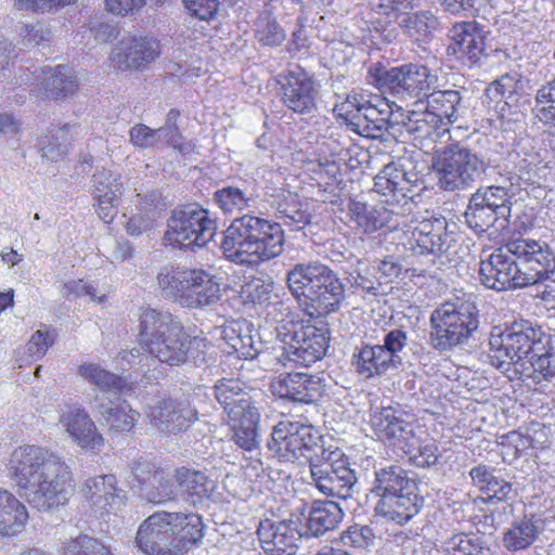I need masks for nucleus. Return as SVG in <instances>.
<instances>
[{
  "mask_svg": "<svg viewBox=\"0 0 555 555\" xmlns=\"http://www.w3.org/2000/svg\"><path fill=\"white\" fill-rule=\"evenodd\" d=\"M178 519L173 521V552L175 554L188 552L193 545L197 544L203 538L202 519L196 514L171 513Z\"/></svg>",
  "mask_w": 555,
  "mask_h": 555,
  "instance_id": "nucleus-36",
  "label": "nucleus"
},
{
  "mask_svg": "<svg viewBox=\"0 0 555 555\" xmlns=\"http://www.w3.org/2000/svg\"><path fill=\"white\" fill-rule=\"evenodd\" d=\"M64 555H113L100 540L87 534H79L64 543Z\"/></svg>",
  "mask_w": 555,
  "mask_h": 555,
  "instance_id": "nucleus-51",
  "label": "nucleus"
},
{
  "mask_svg": "<svg viewBox=\"0 0 555 555\" xmlns=\"http://www.w3.org/2000/svg\"><path fill=\"white\" fill-rule=\"evenodd\" d=\"M78 374L103 391L100 398L102 403L98 411L102 416H128V413L132 411L126 400L117 397L113 401L106 397V392L125 395L130 390L125 379L94 363L81 364L78 369Z\"/></svg>",
  "mask_w": 555,
  "mask_h": 555,
  "instance_id": "nucleus-15",
  "label": "nucleus"
},
{
  "mask_svg": "<svg viewBox=\"0 0 555 555\" xmlns=\"http://www.w3.org/2000/svg\"><path fill=\"white\" fill-rule=\"evenodd\" d=\"M256 38L262 46L278 47L286 38L285 30L268 12L259 15L256 21Z\"/></svg>",
  "mask_w": 555,
  "mask_h": 555,
  "instance_id": "nucleus-50",
  "label": "nucleus"
},
{
  "mask_svg": "<svg viewBox=\"0 0 555 555\" xmlns=\"http://www.w3.org/2000/svg\"><path fill=\"white\" fill-rule=\"evenodd\" d=\"M8 476L18 495L38 511L66 504L74 492V477L64 459L34 444L12 451Z\"/></svg>",
  "mask_w": 555,
  "mask_h": 555,
  "instance_id": "nucleus-2",
  "label": "nucleus"
},
{
  "mask_svg": "<svg viewBox=\"0 0 555 555\" xmlns=\"http://www.w3.org/2000/svg\"><path fill=\"white\" fill-rule=\"evenodd\" d=\"M145 499L151 503H164L177 496L175 485L163 472H155L154 480L143 488Z\"/></svg>",
  "mask_w": 555,
  "mask_h": 555,
  "instance_id": "nucleus-52",
  "label": "nucleus"
},
{
  "mask_svg": "<svg viewBox=\"0 0 555 555\" xmlns=\"http://www.w3.org/2000/svg\"><path fill=\"white\" fill-rule=\"evenodd\" d=\"M375 271L376 268L370 267L363 260H359L356 267L348 272L347 280L351 286L375 295L378 287L383 285L380 278L375 276Z\"/></svg>",
  "mask_w": 555,
  "mask_h": 555,
  "instance_id": "nucleus-53",
  "label": "nucleus"
},
{
  "mask_svg": "<svg viewBox=\"0 0 555 555\" xmlns=\"http://www.w3.org/2000/svg\"><path fill=\"white\" fill-rule=\"evenodd\" d=\"M544 350L542 332L529 321L514 322L504 330L494 328L489 337V362L508 379L525 373L532 353Z\"/></svg>",
  "mask_w": 555,
  "mask_h": 555,
  "instance_id": "nucleus-7",
  "label": "nucleus"
},
{
  "mask_svg": "<svg viewBox=\"0 0 555 555\" xmlns=\"http://www.w3.org/2000/svg\"><path fill=\"white\" fill-rule=\"evenodd\" d=\"M215 396L228 416H255L260 412L237 379H222L215 385Z\"/></svg>",
  "mask_w": 555,
  "mask_h": 555,
  "instance_id": "nucleus-25",
  "label": "nucleus"
},
{
  "mask_svg": "<svg viewBox=\"0 0 555 555\" xmlns=\"http://www.w3.org/2000/svg\"><path fill=\"white\" fill-rule=\"evenodd\" d=\"M344 517L343 508L334 501L312 503L306 520V534L320 537L334 530Z\"/></svg>",
  "mask_w": 555,
  "mask_h": 555,
  "instance_id": "nucleus-32",
  "label": "nucleus"
},
{
  "mask_svg": "<svg viewBox=\"0 0 555 555\" xmlns=\"http://www.w3.org/2000/svg\"><path fill=\"white\" fill-rule=\"evenodd\" d=\"M375 533L373 529L364 525H353L346 529L340 541L345 546L354 550H366L374 544Z\"/></svg>",
  "mask_w": 555,
  "mask_h": 555,
  "instance_id": "nucleus-56",
  "label": "nucleus"
},
{
  "mask_svg": "<svg viewBox=\"0 0 555 555\" xmlns=\"http://www.w3.org/2000/svg\"><path fill=\"white\" fill-rule=\"evenodd\" d=\"M221 298L219 279L203 269H191L181 306L185 308H206L215 306Z\"/></svg>",
  "mask_w": 555,
  "mask_h": 555,
  "instance_id": "nucleus-22",
  "label": "nucleus"
},
{
  "mask_svg": "<svg viewBox=\"0 0 555 555\" xmlns=\"http://www.w3.org/2000/svg\"><path fill=\"white\" fill-rule=\"evenodd\" d=\"M73 440L82 449L96 451L104 444V438L99 433L92 418H69L65 425Z\"/></svg>",
  "mask_w": 555,
  "mask_h": 555,
  "instance_id": "nucleus-40",
  "label": "nucleus"
},
{
  "mask_svg": "<svg viewBox=\"0 0 555 555\" xmlns=\"http://www.w3.org/2000/svg\"><path fill=\"white\" fill-rule=\"evenodd\" d=\"M177 516L169 512H156L140 526L135 535L138 548L147 555H175L172 526Z\"/></svg>",
  "mask_w": 555,
  "mask_h": 555,
  "instance_id": "nucleus-16",
  "label": "nucleus"
},
{
  "mask_svg": "<svg viewBox=\"0 0 555 555\" xmlns=\"http://www.w3.org/2000/svg\"><path fill=\"white\" fill-rule=\"evenodd\" d=\"M160 54L159 41L149 36L122 37L112 49L109 61L115 69L141 70Z\"/></svg>",
  "mask_w": 555,
  "mask_h": 555,
  "instance_id": "nucleus-14",
  "label": "nucleus"
},
{
  "mask_svg": "<svg viewBox=\"0 0 555 555\" xmlns=\"http://www.w3.org/2000/svg\"><path fill=\"white\" fill-rule=\"evenodd\" d=\"M21 43L25 48L36 47L51 39V30L40 24H22L18 28Z\"/></svg>",
  "mask_w": 555,
  "mask_h": 555,
  "instance_id": "nucleus-59",
  "label": "nucleus"
},
{
  "mask_svg": "<svg viewBox=\"0 0 555 555\" xmlns=\"http://www.w3.org/2000/svg\"><path fill=\"white\" fill-rule=\"evenodd\" d=\"M477 202L469 197L464 212L465 221L470 229L476 232H485L491 227L502 230L508 225L509 217H502L498 210Z\"/></svg>",
  "mask_w": 555,
  "mask_h": 555,
  "instance_id": "nucleus-38",
  "label": "nucleus"
},
{
  "mask_svg": "<svg viewBox=\"0 0 555 555\" xmlns=\"http://www.w3.org/2000/svg\"><path fill=\"white\" fill-rule=\"evenodd\" d=\"M528 363L534 374H539L545 379L555 376V353L545 351V349L537 351V354L530 356Z\"/></svg>",
  "mask_w": 555,
  "mask_h": 555,
  "instance_id": "nucleus-61",
  "label": "nucleus"
},
{
  "mask_svg": "<svg viewBox=\"0 0 555 555\" xmlns=\"http://www.w3.org/2000/svg\"><path fill=\"white\" fill-rule=\"evenodd\" d=\"M411 478L408 473L400 466L391 465L382 468L375 473V483L373 492L379 498L385 493H391V490H396V487L400 485L411 486L409 483Z\"/></svg>",
  "mask_w": 555,
  "mask_h": 555,
  "instance_id": "nucleus-49",
  "label": "nucleus"
},
{
  "mask_svg": "<svg viewBox=\"0 0 555 555\" xmlns=\"http://www.w3.org/2000/svg\"><path fill=\"white\" fill-rule=\"evenodd\" d=\"M191 15L202 21H209L218 12L219 0H183Z\"/></svg>",
  "mask_w": 555,
  "mask_h": 555,
  "instance_id": "nucleus-62",
  "label": "nucleus"
},
{
  "mask_svg": "<svg viewBox=\"0 0 555 555\" xmlns=\"http://www.w3.org/2000/svg\"><path fill=\"white\" fill-rule=\"evenodd\" d=\"M232 440L241 449L255 450L259 446V430L255 418H231Z\"/></svg>",
  "mask_w": 555,
  "mask_h": 555,
  "instance_id": "nucleus-48",
  "label": "nucleus"
},
{
  "mask_svg": "<svg viewBox=\"0 0 555 555\" xmlns=\"http://www.w3.org/2000/svg\"><path fill=\"white\" fill-rule=\"evenodd\" d=\"M367 100L360 94H348L341 102L336 103L334 113L352 126H357L358 116H361Z\"/></svg>",
  "mask_w": 555,
  "mask_h": 555,
  "instance_id": "nucleus-57",
  "label": "nucleus"
},
{
  "mask_svg": "<svg viewBox=\"0 0 555 555\" xmlns=\"http://www.w3.org/2000/svg\"><path fill=\"white\" fill-rule=\"evenodd\" d=\"M543 530V519L538 516L515 520L503 533V546L509 552L528 548Z\"/></svg>",
  "mask_w": 555,
  "mask_h": 555,
  "instance_id": "nucleus-33",
  "label": "nucleus"
},
{
  "mask_svg": "<svg viewBox=\"0 0 555 555\" xmlns=\"http://www.w3.org/2000/svg\"><path fill=\"white\" fill-rule=\"evenodd\" d=\"M283 202L276 206L279 218L293 230H300L310 222V215L298 207L297 195L293 193L283 194Z\"/></svg>",
  "mask_w": 555,
  "mask_h": 555,
  "instance_id": "nucleus-47",
  "label": "nucleus"
},
{
  "mask_svg": "<svg viewBox=\"0 0 555 555\" xmlns=\"http://www.w3.org/2000/svg\"><path fill=\"white\" fill-rule=\"evenodd\" d=\"M388 356L396 361L398 367L401 366L403 358L401 356L403 349L408 346V335L401 328H392L386 332L383 345H380Z\"/></svg>",
  "mask_w": 555,
  "mask_h": 555,
  "instance_id": "nucleus-58",
  "label": "nucleus"
},
{
  "mask_svg": "<svg viewBox=\"0 0 555 555\" xmlns=\"http://www.w3.org/2000/svg\"><path fill=\"white\" fill-rule=\"evenodd\" d=\"M27 520L26 506L9 490L0 488V534L15 535Z\"/></svg>",
  "mask_w": 555,
  "mask_h": 555,
  "instance_id": "nucleus-35",
  "label": "nucleus"
},
{
  "mask_svg": "<svg viewBox=\"0 0 555 555\" xmlns=\"http://www.w3.org/2000/svg\"><path fill=\"white\" fill-rule=\"evenodd\" d=\"M374 77L379 89L404 101L414 100L415 103L423 102L430 91L439 87L437 75L420 64L376 68Z\"/></svg>",
  "mask_w": 555,
  "mask_h": 555,
  "instance_id": "nucleus-12",
  "label": "nucleus"
},
{
  "mask_svg": "<svg viewBox=\"0 0 555 555\" xmlns=\"http://www.w3.org/2000/svg\"><path fill=\"white\" fill-rule=\"evenodd\" d=\"M261 547L268 555H295L301 533L296 520L260 522L257 530Z\"/></svg>",
  "mask_w": 555,
  "mask_h": 555,
  "instance_id": "nucleus-19",
  "label": "nucleus"
},
{
  "mask_svg": "<svg viewBox=\"0 0 555 555\" xmlns=\"http://www.w3.org/2000/svg\"><path fill=\"white\" fill-rule=\"evenodd\" d=\"M427 111L438 119L440 125L456 122L466 111L463 98L459 90L434 89L425 99Z\"/></svg>",
  "mask_w": 555,
  "mask_h": 555,
  "instance_id": "nucleus-27",
  "label": "nucleus"
},
{
  "mask_svg": "<svg viewBox=\"0 0 555 555\" xmlns=\"http://www.w3.org/2000/svg\"><path fill=\"white\" fill-rule=\"evenodd\" d=\"M361 429L365 436L388 442L402 451L416 436V429L423 433L420 427L403 418H363Z\"/></svg>",
  "mask_w": 555,
  "mask_h": 555,
  "instance_id": "nucleus-21",
  "label": "nucleus"
},
{
  "mask_svg": "<svg viewBox=\"0 0 555 555\" xmlns=\"http://www.w3.org/2000/svg\"><path fill=\"white\" fill-rule=\"evenodd\" d=\"M102 255L111 262H124L132 256V246L126 240L106 237L101 247Z\"/></svg>",
  "mask_w": 555,
  "mask_h": 555,
  "instance_id": "nucleus-60",
  "label": "nucleus"
},
{
  "mask_svg": "<svg viewBox=\"0 0 555 555\" xmlns=\"http://www.w3.org/2000/svg\"><path fill=\"white\" fill-rule=\"evenodd\" d=\"M455 236L444 218L425 219L412 230L405 247L415 255H442L455 243Z\"/></svg>",
  "mask_w": 555,
  "mask_h": 555,
  "instance_id": "nucleus-18",
  "label": "nucleus"
},
{
  "mask_svg": "<svg viewBox=\"0 0 555 555\" xmlns=\"http://www.w3.org/2000/svg\"><path fill=\"white\" fill-rule=\"evenodd\" d=\"M437 184L443 191L472 189L487 176L489 163L461 142L437 150L433 157Z\"/></svg>",
  "mask_w": 555,
  "mask_h": 555,
  "instance_id": "nucleus-8",
  "label": "nucleus"
},
{
  "mask_svg": "<svg viewBox=\"0 0 555 555\" xmlns=\"http://www.w3.org/2000/svg\"><path fill=\"white\" fill-rule=\"evenodd\" d=\"M430 345L440 351L464 344L478 328V310L474 302L456 299L437 307L430 315Z\"/></svg>",
  "mask_w": 555,
  "mask_h": 555,
  "instance_id": "nucleus-9",
  "label": "nucleus"
},
{
  "mask_svg": "<svg viewBox=\"0 0 555 555\" xmlns=\"http://www.w3.org/2000/svg\"><path fill=\"white\" fill-rule=\"evenodd\" d=\"M524 88L520 75L517 73H507L489 85L486 90L487 96L492 100H509Z\"/></svg>",
  "mask_w": 555,
  "mask_h": 555,
  "instance_id": "nucleus-54",
  "label": "nucleus"
},
{
  "mask_svg": "<svg viewBox=\"0 0 555 555\" xmlns=\"http://www.w3.org/2000/svg\"><path fill=\"white\" fill-rule=\"evenodd\" d=\"M272 393L293 402L311 403L319 395L318 382L306 373L282 374L271 382Z\"/></svg>",
  "mask_w": 555,
  "mask_h": 555,
  "instance_id": "nucleus-24",
  "label": "nucleus"
},
{
  "mask_svg": "<svg viewBox=\"0 0 555 555\" xmlns=\"http://www.w3.org/2000/svg\"><path fill=\"white\" fill-rule=\"evenodd\" d=\"M374 101L367 100L361 116H358L356 130L363 137L387 141L385 129L388 118L392 117L393 113L383 99L375 98Z\"/></svg>",
  "mask_w": 555,
  "mask_h": 555,
  "instance_id": "nucleus-29",
  "label": "nucleus"
},
{
  "mask_svg": "<svg viewBox=\"0 0 555 555\" xmlns=\"http://www.w3.org/2000/svg\"><path fill=\"white\" fill-rule=\"evenodd\" d=\"M438 119H435L427 108L423 112L411 111L403 117V128L414 140H422L430 137L438 127Z\"/></svg>",
  "mask_w": 555,
  "mask_h": 555,
  "instance_id": "nucleus-45",
  "label": "nucleus"
},
{
  "mask_svg": "<svg viewBox=\"0 0 555 555\" xmlns=\"http://www.w3.org/2000/svg\"><path fill=\"white\" fill-rule=\"evenodd\" d=\"M276 332L284 344L282 357L296 365L310 366L321 360L328 348L330 330L323 321L318 325L289 321L281 323Z\"/></svg>",
  "mask_w": 555,
  "mask_h": 555,
  "instance_id": "nucleus-10",
  "label": "nucleus"
},
{
  "mask_svg": "<svg viewBox=\"0 0 555 555\" xmlns=\"http://www.w3.org/2000/svg\"><path fill=\"white\" fill-rule=\"evenodd\" d=\"M555 271V253L545 242L516 238L492 251L479 263V281L503 292L543 283Z\"/></svg>",
  "mask_w": 555,
  "mask_h": 555,
  "instance_id": "nucleus-3",
  "label": "nucleus"
},
{
  "mask_svg": "<svg viewBox=\"0 0 555 555\" xmlns=\"http://www.w3.org/2000/svg\"><path fill=\"white\" fill-rule=\"evenodd\" d=\"M452 42L448 52L457 59L475 64L485 51V35L475 22L455 24L450 30Z\"/></svg>",
  "mask_w": 555,
  "mask_h": 555,
  "instance_id": "nucleus-23",
  "label": "nucleus"
},
{
  "mask_svg": "<svg viewBox=\"0 0 555 555\" xmlns=\"http://www.w3.org/2000/svg\"><path fill=\"white\" fill-rule=\"evenodd\" d=\"M73 140L72 127L65 125L41 141V156L50 162L63 159L68 153Z\"/></svg>",
  "mask_w": 555,
  "mask_h": 555,
  "instance_id": "nucleus-43",
  "label": "nucleus"
},
{
  "mask_svg": "<svg viewBox=\"0 0 555 555\" xmlns=\"http://www.w3.org/2000/svg\"><path fill=\"white\" fill-rule=\"evenodd\" d=\"M214 199L224 214H238L249 207L251 194L238 186L228 185L217 190Z\"/></svg>",
  "mask_w": 555,
  "mask_h": 555,
  "instance_id": "nucleus-42",
  "label": "nucleus"
},
{
  "mask_svg": "<svg viewBox=\"0 0 555 555\" xmlns=\"http://www.w3.org/2000/svg\"><path fill=\"white\" fill-rule=\"evenodd\" d=\"M444 545L457 555H482L485 551L482 538L476 533L453 534Z\"/></svg>",
  "mask_w": 555,
  "mask_h": 555,
  "instance_id": "nucleus-55",
  "label": "nucleus"
},
{
  "mask_svg": "<svg viewBox=\"0 0 555 555\" xmlns=\"http://www.w3.org/2000/svg\"><path fill=\"white\" fill-rule=\"evenodd\" d=\"M280 223L251 215L236 218L223 232V255L237 264H256L280 256L284 249Z\"/></svg>",
  "mask_w": 555,
  "mask_h": 555,
  "instance_id": "nucleus-5",
  "label": "nucleus"
},
{
  "mask_svg": "<svg viewBox=\"0 0 555 555\" xmlns=\"http://www.w3.org/2000/svg\"><path fill=\"white\" fill-rule=\"evenodd\" d=\"M81 493L94 513L103 515L119 509L125 504V493L116 486L114 475L88 478Z\"/></svg>",
  "mask_w": 555,
  "mask_h": 555,
  "instance_id": "nucleus-20",
  "label": "nucleus"
},
{
  "mask_svg": "<svg viewBox=\"0 0 555 555\" xmlns=\"http://www.w3.org/2000/svg\"><path fill=\"white\" fill-rule=\"evenodd\" d=\"M409 462L422 468L436 466L439 461L438 446L433 440L422 441L416 435L403 450Z\"/></svg>",
  "mask_w": 555,
  "mask_h": 555,
  "instance_id": "nucleus-41",
  "label": "nucleus"
},
{
  "mask_svg": "<svg viewBox=\"0 0 555 555\" xmlns=\"http://www.w3.org/2000/svg\"><path fill=\"white\" fill-rule=\"evenodd\" d=\"M501 176V182L492 185H480L472 195L473 199L498 210L502 217L511 216V198L514 195L513 188L519 186L520 178L508 172Z\"/></svg>",
  "mask_w": 555,
  "mask_h": 555,
  "instance_id": "nucleus-26",
  "label": "nucleus"
},
{
  "mask_svg": "<svg viewBox=\"0 0 555 555\" xmlns=\"http://www.w3.org/2000/svg\"><path fill=\"white\" fill-rule=\"evenodd\" d=\"M423 175L415 170L411 160L396 166L388 164L375 177L373 190L384 196L383 202L388 206L404 205L417 193L415 189L423 190Z\"/></svg>",
  "mask_w": 555,
  "mask_h": 555,
  "instance_id": "nucleus-13",
  "label": "nucleus"
},
{
  "mask_svg": "<svg viewBox=\"0 0 555 555\" xmlns=\"http://www.w3.org/2000/svg\"><path fill=\"white\" fill-rule=\"evenodd\" d=\"M78 83L69 68L57 66L44 80V90L47 96L55 99L66 96L76 91Z\"/></svg>",
  "mask_w": 555,
  "mask_h": 555,
  "instance_id": "nucleus-46",
  "label": "nucleus"
},
{
  "mask_svg": "<svg viewBox=\"0 0 555 555\" xmlns=\"http://www.w3.org/2000/svg\"><path fill=\"white\" fill-rule=\"evenodd\" d=\"M347 215L353 228L362 234L374 233L390 221L389 209L370 206L354 198L348 202Z\"/></svg>",
  "mask_w": 555,
  "mask_h": 555,
  "instance_id": "nucleus-31",
  "label": "nucleus"
},
{
  "mask_svg": "<svg viewBox=\"0 0 555 555\" xmlns=\"http://www.w3.org/2000/svg\"><path fill=\"white\" fill-rule=\"evenodd\" d=\"M156 214L141 211L129 218L126 224L127 233L131 236H140L153 230Z\"/></svg>",
  "mask_w": 555,
  "mask_h": 555,
  "instance_id": "nucleus-63",
  "label": "nucleus"
},
{
  "mask_svg": "<svg viewBox=\"0 0 555 555\" xmlns=\"http://www.w3.org/2000/svg\"><path fill=\"white\" fill-rule=\"evenodd\" d=\"M191 269L176 266H164L159 269L156 281L160 295L181 306Z\"/></svg>",
  "mask_w": 555,
  "mask_h": 555,
  "instance_id": "nucleus-37",
  "label": "nucleus"
},
{
  "mask_svg": "<svg viewBox=\"0 0 555 555\" xmlns=\"http://www.w3.org/2000/svg\"><path fill=\"white\" fill-rule=\"evenodd\" d=\"M139 341L154 358L169 365L206 362L207 339L190 335L168 311L145 309L139 317Z\"/></svg>",
  "mask_w": 555,
  "mask_h": 555,
  "instance_id": "nucleus-4",
  "label": "nucleus"
},
{
  "mask_svg": "<svg viewBox=\"0 0 555 555\" xmlns=\"http://www.w3.org/2000/svg\"><path fill=\"white\" fill-rule=\"evenodd\" d=\"M398 26L414 42H427L439 27L438 17L429 10L399 14Z\"/></svg>",
  "mask_w": 555,
  "mask_h": 555,
  "instance_id": "nucleus-34",
  "label": "nucleus"
},
{
  "mask_svg": "<svg viewBox=\"0 0 555 555\" xmlns=\"http://www.w3.org/2000/svg\"><path fill=\"white\" fill-rule=\"evenodd\" d=\"M125 191L120 176L107 169L98 170L92 177V195L98 198H119Z\"/></svg>",
  "mask_w": 555,
  "mask_h": 555,
  "instance_id": "nucleus-44",
  "label": "nucleus"
},
{
  "mask_svg": "<svg viewBox=\"0 0 555 555\" xmlns=\"http://www.w3.org/2000/svg\"><path fill=\"white\" fill-rule=\"evenodd\" d=\"M130 142L139 149H149L158 142L156 129L144 124L134 125L129 131Z\"/></svg>",
  "mask_w": 555,
  "mask_h": 555,
  "instance_id": "nucleus-64",
  "label": "nucleus"
},
{
  "mask_svg": "<svg viewBox=\"0 0 555 555\" xmlns=\"http://www.w3.org/2000/svg\"><path fill=\"white\" fill-rule=\"evenodd\" d=\"M353 358L356 371L365 378L399 369L396 365L397 360L390 358L380 345L363 344L356 349Z\"/></svg>",
  "mask_w": 555,
  "mask_h": 555,
  "instance_id": "nucleus-30",
  "label": "nucleus"
},
{
  "mask_svg": "<svg viewBox=\"0 0 555 555\" xmlns=\"http://www.w3.org/2000/svg\"><path fill=\"white\" fill-rule=\"evenodd\" d=\"M268 447L282 461L307 460L312 482L323 494L343 500L352 495L357 477L348 457L337 447H324L323 437L314 426L281 421L273 427Z\"/></svg>",
  "mask_w": 555,
  "mask_h": 555,
  "instance_id": "nucleus-1",
  "label": "nucleus"
},
{
  "mask_svg": "<svg viewBox=\"0 0 555 555\" xmlns=\"http://www.w3.org/2000/svg\"><path fill=\"white\" fill-rule=\"evenodd\" d=\"M176 480L181 495L190 498L193 504L208 496L214 489V482L204 473L186 467L177 469Z\"/></svg>",
  "mask_w": 555,
  "mask_h": 555,
  "instance_id": "nucleus-39",
  "label": "nucleus"
},
{
  "mask_svg": "<svg viewBox=\"0 0 555 555\" xmlns=\"http://www.w3.org/2000/svg\"><path fill=\"white\" fill-rule=\"evenodd\" d=\"M286 283L310 317L334 313L346 299V287L338 274L320 261L295 264L286 274Z\"/></svg>",
  "mask_w": 555,
  "mask_h": 555,
  "instance_id": "nucleus-6",
  "label": "nucleus"
},
{
  "mask_svg": "<svg viewBox=\"0 0 555 555\" xmlns=\"http://www.w3.org/2000/svg\"><path fill=\"white\" fill-rule=\"evenodd\" d=\"M216 230V221L208 210L198 204H188L171 210L163 240L167 246L193 249L210 242Z\"/></svg>",
  "mask_w": 555,
  "mask_h": 555,
  "instance_id": "nucleus-11",
  "label": "nucleus"
},
{
  "mask_svg": "<svg viewBox=\"0 0 555 555\" xmlns=\"http://www.w3.org/2000/svg\"><path fill=\"white\" fill-rule=\"evenodd\" d=\"M424 506V498L420 493L412 495L388 496L379 499L375 512L383 518L403 526L414 518Z\"/></svg>",
  "mask_w": 555,
  "mask_h": 555,
  "instance_id": "nucleus-28",
  "label": "nucleus"
},
{
  "mask_svg": "<svg viewBox=\"0 0 555 555\" xmlns=\"http://www.w3.org/2000/svg\"><path fill=\"white\" fill-rule=\"evenodd\" d=\"M280 96L284 106L298 115H311L317 111L318 83L305 72L289 70L280 75Z\"/></svg>",
  "mask_w": 555,
  "mask_h": 555,
  "instance_id": "nucleus-17",
  "label": "nucleus"
}]
</instances>
